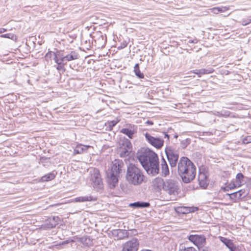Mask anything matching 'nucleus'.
I'll list each match as a JSON object with an SVG mask.
<instances>
[{
	"mask_svg": "<svg viewBox=\"0 0 251 251\" xmlns=\"http://www.w3.org/2000/svg\"><path fill=\"white\" fill-rule=\"evenodd\" d=\"M179 189L176 181L172 179H168L165 181L163 190L170 195L175 196L178 194Z\"/></svg>",
	"mask_w": 251,
	"mask_h": 251,
	"instance_id": "423d86ee",
	"label": "nucleus"
},
{
	"mask_svg": "<svg viewBox=\"0 0 251 251\" xmlns=\"http://www.w3.org/2000/svg\"><path fill=\"white\" fill-rule=\"evenodd\" d=\"M243 25H247L251 23V17L243 19L241 22Z\"/></svg>",
	"mask_w": 251,
	"mask_h": 251,
	"instance_id": "f704fd0d",
	"label": "nucleus"
},
{
	"mask_svg": "<svg viewBox=\"0 0 251 251\" xmlns=\"http://www.w3.org/2000/svg\"><path fill=\"white\" fill-rule=\"evenodd\" d=\"M53 58L55 62L57 64L59 61L58 60L59 59V55H58V53H55V55L53 56Z\"/></svg>",
	"mask_w": 251,
	"mask_h": 251,
	"instance_id": "49530a36",
	"label": "nucleus"
},
{
	"mask_svg": "<svg viewBox=\"0 0 251 251\" xmlns=\"http://www.w3.org/2000/svg\"><path fill=\"white\" fill-rule=\"evenodd\" d=\"M198 180L200 187L203 189H205L209 184L208 177L204 173H200L198 176Z\"/></svg>",
	"mask_w": 251,
	"mask_h": 251,
	"instance_id": "ddd939ff",
	"label": "nucleus"
},
{
	"mask_svg": "<svg viewBox=\"0 0 251 251\" xmlns=\"http://www.w3.org/2000/svg\"><path fill=\"white\" fill-rule=\"evenodd\" d=\"M97 37L94 40L97 44L98 48H103L106 43V36L105 34H102V32H97Z\"/></svg>",
	"mask_w": 251,
	"mask_h": 251,
	"instance_id": "f8f14e48",
	"label": "nucleus"
},
{
	"mask_svg": "<svg viewBox=\"0 0 251 251\" xmlns=\"http://www.w3.org/2000/svg\"><path fill=\"white\" fill-rule=\"evenodd\" d=\"M161 168L162 176L166 177L169 175V167L164 158H162L161 161Z\"/></svg>",
	"mask_w": 251,
	"mask_h": 251,
	"instance_id": "aec40b11",
	"label": "nucleus"
},
{
	"mask_svg": "<svg viewBox=\"0 0 251 251\" xmlns=\"http://www.w3.org/2000/svg\"><path fill=\"white\" fill-rule=\"evenodd\" d=\"M0 31H7V29L4 28H0Z\"/></svg>",
	"mask_w": 251,
	"mask_h": 251,
	"instance_id": "864d4df0",
	"label": "nucleus"
},
{
	"mask_svg": "<svg viewBox=\"0 0 251 251\" xmlns=\"http://www.w3.org/2000/svg\"><path fill=\"white\" fill-rule=\"evenodd\" d=\"M129 206L133 208H146L149 207L150 206V203L148 202L144 201H137L133 203H130Z\"/></svg>",
	"mask_w": 251,
	"mask_h": 251,
	"instance_id": "4be33fe9",
	"label": "nucleus"
},
{
	"mask_svg": "<svg viewBox=\"0 0 251 251\" xmlns=\"http://www.w3.org/2000/svg\"><path fill=\"white\" fill-rule=\"evenodd\" d=\"M138 246L139 243L137 239L132 238L124 244L122 251H137Z\"/></svg>",
	"mask_w": 251,
	"mask_h": 251,
	"instance_id": "1a4fd4ad",
	"label": "nucleus"
},
{
	"mask_svg": "<svg viewBox=\"0 0 251 251\" xmlns=\"http://www.w3.org/2000/svg\"><path fill=\"white\" fill-rule=\"evenodd\" d=\"M91 146H85L82 145L81 144L78 145L76 146L74 150V153L75 154H81L84 152L86 151L89 148H91Z\"/></svg>",
	"mask_w": 251,
	"mask_h": 251,
	"instance_id": "412c9836",
	"label": "nucleus"
},
{
	"mask_svg": "<svg viewBox=\"0 0 251 251\" xmlns=\"http://www.w3.org/2000/svg\"><path fill=\"white\" fill-rule=\"evenodd\" d=\"M243 143L245 144L251 143V136H247L243 140Z\"/></svg>",
	"mask_w": 251,
	"mask_h": 251,
	"instance_id": "58836bf2",
	"label": "nucleus"
},
{
	"mask_svg": "<svg viewBox=\"0 0 251 251\" xmlns=\"http://www.w3.org/2000/svg\"><path fill=\"white\" fill-rule=\"evenodd\" d=\"M175 138H177V135H175Z\"/></svg>",
	"mask_w": 251,
	"mask_h": 251,
	"instance_id": "bf43d9fd",
	"label": "nucleus"
},
{
	"mask_svg": "<svg viewBox=\"0 0 251 251\" xmlns=\"http://www.w3.org/2000/svg\"><path fill=\"white\" fill-rule=\"evenodd\" d=\"M198 209L196 207H182L180 208L181 212L182 213H188L190 212H194Z\"/></svg>",
	"mask_w": 251,
	"mask_h": 251,
	"instance_id": "393cba45",
	"label": "nucleus"
},
{
	"mask_svg": "<svg viewBox=\"0 0 251 251\" xmlns=\"http://www.w3.org/2000/svg\"><path fill=\"white\" fill-rule=\"evenodd\" d=\"M107 182L111 188L115 187L118 182V175L106 172Z\"/></svg>",
	"mask_w": 251,
	"mask_h": 251,
	"instance_id": "9b49d317",
	"label": "nucleus"
},
{
	"mask_svg": "<svg viewBox=\"0 0 251 251\" xmlns=\"http://www.w3.org/2000/svg\"><path fill=\"white\" fill-rule=\"evenodd\" d=\"M137 157L149 175L155 176L159 171L157 155L149 149H142L137 153Z\"/></svg>",
	"mask_w": 251,
	"mask_h": 251,
	"instance_id": "f257e3e1",
	"label": "nucleus"
},
{
	"mask_svg": "<svg viewBox=\"0 0 251 251\" xmlns=\"http://www.w3.org/2000/svg\"><path fill=\"white\" fill-rule=\"evenodd\" d=\"M121 132L126 135L129 138L132 139L135 131L133 130L129 129L127 128H124L121 130Z\"/></svg>",
	"mask_w": 251,
	"mask_h": 251,
	"instance_id": "b1692460",
	"label": "nucleus"
},
{
	"mask_svg": "<svg viewBox=\"0 0 251 251\" xmlns=\"http://www.w3.org/2000/svg\"><path fill=\"white\" fill-rule=\"evenodd\" d=\"M64 65L62 64H57V66L56 67V69L58 71L64 70Z\"/></svg>",
	"mask_w": 251,
	"mask_h": 251,
	"instance_id": "37998d69",
	"label": "nucleus"
},
{
	"mask_svg": "<svg viewBox=\"0 0 251 251\" xmlns=\"http://www.w3.org/2000/svg\"><path fill=\"white\" fill-rule=\"evenodd\" d=\"M58 55H59V61L57 64H62L63 65H66L67 64L64 57V53H61L60 51L58 52Z\"/></svg>",
	"mask_w": 251,
	"mask_h": 251,
	"instance_id": "7c9ffc66",
	"label": "nucleus"
},
{
	"mask_svg": "<svg viewBox=\"0 0 251 251\" xmlns=\"http://www.w3.org/2000/svg\"><path fill=\"white\" fill-rule=\"evenodd\" d=\"M211 10V11L214 14H217L219 13L218 7H214L212 8Z\"/></svg>",
	"mask_w": 251,
	"mask_h": 251,
	"instance_id": "c03bdc74",
	"label": "nucleus"
},
{
	"mask_svg": "<svg viewBox=\"0 0 251 251\" xmlns=\"http://www.w3.org/2000/svg\"><path fill=\"white\" fill-rule=\"evenodd\" d=\"M134 71L136 75L139 78H143L144 75L142 73L139 69V66L138 64H136L134 67Z\"/></svg>",
	"mask_w": 251,
	"mask_h": 251,
	"instance_id": "a878e982",
	"label": "nucleus"
},
{
	"mask_svg": "<svg viewBox=\"0 0 251 251\" xmlns=\"http://www.w3.org/2000/svg\"><path fill=\"white\" fill-rule=\"evenodd\" d=\"M164 137L165 138H167L168 140H169V135L168 134H167L166 133H164Z\"/></svg>",
	"mask_w": 251,
	"mask_h": 251,
	"instance_id": "603ef678",
	"label": "nucleus"
},
{
	"mask_svg": "<svg viewBox=\"0 0 251 251\" xmlns=\"http://www.w3.org/2000/svg\"><path fill=\"white\" fill-rule=\"evenodd\" d=\"M177 172L183 182L188 183L193 181L196 175V167L187 157H181L177 164Z\"/></svg>",
	"mask_w": 251,
	"mask_h": 251,
	"instance_id": "f03ea898",
	"label": "nucleus"
},
{
	"mask_svg": "<svg viewBox=\"0 0 251 251\" xmlns=\"http://www.w3.org/2000/svg\"><path fill=\"white\" fill-rule=\"evenodd\" d=\"M219 9V12H224L229 9L228 7H227L226 6H222V7H218Z\"/></svg>",
	"mask_w": 251,
	"mask_h": 251,
	"instance_id": "79ce46f5",
	"label": "nucleus"
},
{
	"mask_svg": "<svg viewBox=\"0 0 251 251\" xmlns=\"http://www.w3.org/2000/svg\"><path fill=\"white\" fill-rule=\"evenodd\" d=\"M55 53L53 51H49L47 53H46L45 55V59L47 61H49V59H50L51 58H53L55 55Z\"/></svg>",
	"mask_w": 251,
	"mask_h": 251,
	"instance_id": "c9c22d12",
	"label": "nucleus"
},
{
	"mask_svg": "<svg viewBox=\"0 0 251 251\" xmlns=\"http://www.w3.org/2000/svg\"><path fill=\"white\" fill-rule=\"evenodd\" d=\"M55 175L56 174L53 172L49 173L43 176L41 178V180L43 182L51 180L54 178Z\"/></svg>",
	"mask_w": 251,
	"mask_h": 251,
	"instance_id": "5701e85b",
	"label": "nucleus"
},
{
	"mask_svg": "<svg viewBox=\"0 0 251 251\" xmlns=\"http://www.w3.org/2000/svg\"><path fill=\"white\" fill-rule=\"evenodd\" d=\"M194 73L198 75H199V76L200 75V74H199V70H195L194 71Z\"/></svg>",
	"mask_w": 251,
	"mask_h": 251,
	"instance_id": "8fccbe9b",
	"label": "nucleus"
},
{
	"mask_svg": "<svg viewBox=\"0 0 251 251\" xmlns=\"http://www.w3.org/2000/svg\"><path fill=\"white\" fill-rule=\"evenodd\" d=\"M236 187V185L234 183L229 184L227 186L224 188L225 191L228 190V189H232Z\"/></svg>",
	"mask_w": 251,
	"mask_h": 251,
	"instance_id": "ea45409f",
	"label": "nucleus"
},
{
	"mask_svg": "<svg viewBox=\"0 0 251 251\" xmlns=\"http://www.w3.org/2000/svg\"><path fill=\"white\" fill-rule=\"evenodd\" d=\"M117 233H118V234H119V232H121V230H118L117 231Z\"/></svg>",
	"mask_w": 251,
	"mask_h": 251,
	"instance_id": "4d7b16f0",
	"label": "nucleus"
},
{
	"mask_svg": "<svg viewBox=\"0 0 251 251\" xmlns=\"http://www.w3.org/2000/svg\"><path fill=\"white\" fill-rule=\"evenodd\" d=\"M188 239L196 245L199 249L204 247L206 242V239L203 235H191L188 237Z\"/></svg>",
	"mask_w": 251,
	"mask_h": 251,
	"instance_id": "0eeeda50",
	"label": "nucleus"
},
{
	"mask_svg": "<svg viewBox=\"0 0 251 251\" xmlns=\"http://www.w3.org/2000/svg\"><path fill=\"white\" fill-rule=\"evenodd\" d=\"M83 42H84L83 44L85 46L86 49L87 50H89L91 47V44H92L91 40L90 39H89L88 40H84V38H82V42L83 43Z\"/></svg>",
	"mask_w": 251,
	"mask_h": 251,
	"instance_id": "473e14b6",
	"label": "nucleus"
},
{
	"mask_svg": "<svg viewBox=\"0 0 251 251\" xmlns=\"http://www.w3.org/2000/svg\"><path fill=\"white\" fill-rule=\"evenodd\" d=\"M179 251H197L195 248L192 247H185L184 249L179 250Z\"/></svg>",
	"mask_w": 251,
	"mask_h": 251,
	"instance_id": "4c0bfd02",
	"label": "nucleus"
},
{
	"mask_svg": "<svg viewBox=\"0 0 251 251\" xmlns=\"http://www.w3.org/2000/svg\"><path fill=\"white\" fill-rule=\"evenodd\" d=\"M116 36H117V38L119 42H122V40H123V45L124 47H125L127 46V44L129 41V39L128 38H126V39H123V36L121 34L119 35V37H118L117 35H116Z\"/></svg>",
	"mask_w": 251,
	"mask_h": 251,
	"instance_id": "2f4dec72",
	"label": "nucleus"
},
{
	"mask_svg": "<svg viewBox=\"0 0 251 251\" xmlns=\"http://www.w3.org/2000/svg\"><path fill=\"white\" fill-rule=\"evenodd\" d=\"M80 241L83 243H86V244H88L90 242V239L89 237H83L81 238Z\"/></svg>",
	"mask_w": 251,
	"mask_h": 251,
	"instance_id": "a19ab883",
	"label": "nucleus"
},
{
	"mask_svg": "<svg viewBox=\"0 0 251 251\" xmlns=\"http://www.w3.org/2000/svg\"><path fill=\"white\" fill-rule=\"evenodd\" d=\"M97 200V198L91 195L80 196L75 199V202H86L94 201Z\"/></svg>",
	"mask_w": 251,
	"mask_h": 251,
	"instance_id": "6ab92c4d",
	"label": "nucleus"
},
{
	"mask_svg": "<svg viewBox=\"0 0 251 251\" xmlns=\"http://www.w3.org/2000/svg\"><path fill=\"white\" fill-rule=\"evenodd\" d=\"M59 218L57 216H53L49 218L46 221L45 226L48 228H52L58 224Z\"/></svg>",
	"mask_w": 251,
	"mask_h": 251,
	"instance_id": "4468645a",
	"label": "nucleus"
},
{
	"mask_svg": "<svg viewBox=\"0 0 251 251\" xmlns=\"http://www.w3.org/2000/svg\"><path fill=\"white\" fill-rule=\"evenodd\" d=\"M71 242H74L73 240H71ZM70 242V241L69 240H66V241H63L61 243H60L59 245H66L67 244H68Z\"/></svg>",
	"mask_w": 251,
	"mask_h": 251,
	"instance_id": "de8ad7c7",
	"label": "nucleus"
},
{
	"mask_svg": "<svg viewBox=\"0 0 251 251\" xmlns=\"http://www.w3.org/2000/svg\"><path fill=\"white\" fill-rule=\"evenodd\" d=\"M62 53H64V57L66 62L77 59L79 57V54L75 50H71L66 54L65 52H62Z\"/></svg>",
	"mask_w": 251,
	"mask_h": 251,
	"instance_id": "a211bd4d",
	"label": "nucleus"
},
{
	"mask_svg": "<svg viewBox=\"0 0 251 251\" xmlns=\"http://www.w3.org/2000/svg\"><path fill=\"white\" fill-rule=\"evenodd\" d=\"M214 71V69L212 68H208L207 69H199V76H201V75L204 74H208L213 73Z\"/></svg>",
	"mask_w": 251,
	"mask_h": 251,
	"instance_id": "c756f323",
	"label": "nucleus"
},
{
	"mask_svg": "<svg viewBox=\"0 0 251 251\" xmlns=\"http://www.w3.org/2000/svg\"><path fill=\"white\" fill-rule=\"evenodd\" d=\"M0 37L7 38L14 41H16L17 39V37L11 32L1 35Z\"/></svg>",
	"mask_w": 251,
	"mask_h": 251,
	"instance_id": "c85d7f7f",
	"label": "nucleus"
},
{
	"mask_svg": "<svg viewBox=\"0 0 251 251\" xmlns=\"http://www.w3.org/2000/svg\"><path fill=\"white\" fill-rule=\"evenodd\" d=\"M1 33V32H0V33Z\"/></svg>",
	"mask_w": 251,
	"mask_h": 251,
	"instance_id": "052dcab7",
	"label": "nucleus"
},
{
	"mask_svg": "<svg viewBox=\"0 0 251 251\" xmlns=\"http://www.w3.org/2000/svg\"><path fill=\"white\" fill-rule=\"evenodd\" d=\"M90 179L93 187L97 191L103 188V182L100 171L98 169L91 168L89 170Z\"/></svg>",
	"mask_w": 251,
	"mask_h": 251,
	"instance_id": "20e7f679",
	"label": "nucleus"
},
{
	"mask_svg": "<svg viewBox=\"0 0 251 251\" xmlns=\"http://www.w3.org/2000/svg\"><path fill=\"white\" fill-rule=\"evenodd\" d=\"M123 166V163L122 160L116 159L112 162L110 170L107 172L118 175L120 173Z\"/></svg>",
	"mask_w": 251,
	"mask_h": 251,
	"instance_id": "9d476101",
	"label": "nucleus"
},
{
	"mask_svg": "<svg viewBox=\"0 0 251 251\" xmlns=\"http://www.w3.org/2000/svg\"><path fill=\"white\" fill-rule=\"evenodd\" d=\"M165 184V181L161 178L157 177L154 179L152 181V185L157 191L163 190V187Z\"/></svg>",
	"mask_w": 251,
	"mask_h": 251,
	"instance_id": "dca6fc26",
	"label": "nucleus"
},
{
	"mask_svg": "<svg viewBox=\"0 0 251 251\" xmlns=\"http://www.w3.org/2000/svg\"><path fill=\"white\" fill-rule=\"evenodd\" d=\"M27 83L28 84H30V80L29 79H28L27 81Z\"/></svg>",
	"mask_w": 251,
	"mask_h": 251,
	"instance_id": "13d9d810",
	"label": "nucleus"
},
{
	"mask_svg": "<svg viewBox=\"0 0 251 251\" xmlns=\"http://www.w3.org/2000/svg\"><path fill=\"white\" fill-rule=\"evenodd\" d=\"M247 193L245 190H240L236 192L229 194L230 199L234 201L242 199L247 195Z\"/></svg>",
	"mask_w": 251,
	"mask_h": 251,
	"instance_id": "2eb2a0df",
	"label": "nucleus"
},
{
	"mask_svg": "<svg viewBox=\"0 0 251 251\" xmlns=\"http://www.w3.org/2000/svg\"><path fill=\"white\" fill-rule=\"evenodd\" d=\"M145 136L148 142L156 148L160 149L163 146L164 141L160 138H155L148 133H146Z\"/></svg>",
	"mask_w": 251,
	"mask_h": 251,
	"instance_id": "6e6552de",
	"label": "nucleus"
},
{
	"mask_svg": "<svg viewBox=\"0 0 251 251\" xmlns=\"http://www.w3.org/2000/svg\"><path fill=\"white\" fill-rule=\"evenodd\" d=\"M126 178L129 184L138 186L145 181L146 176L142 170L130 163L127 167Z\"/></svg>",
	"mask_w": 251,
	"mask_h": 251,
	"instance_id": "7ed1b4c3",
	"label": "nucleus"
},
{
	"mask_svg": "<svg viewBox=\"0 0 251 251\" xmlns=\"http://www.w3.org/2000/svg\"><path fill=\"white\" fill-rule=\"evenodd\" d=\"M86 28H89L88 30H96V27L94 25H91L89 27L88 26H87Z\"/></svg>",
	"mask_w": 251,
	"mask_h": 251,
	"instance_id": "09e8293b",
	"label": "nucleus"
},
{
	"mask_svg": "<svg viewBox=\"0 0 251 251\" xmlns=\"http://www.w3.org/2000/svg\"><path fill=\"white\" fill-rule=\"evenodd\" d=\"M120 149L121 150L120 152V156L122 157L128 156L131 152L130 150H126V148H123V147H121Z\"/></svg>",
	"mask_w": 251,
	"mask_h": 251,
	"instance_id": "cd10ccee",
	"label": "nucleus"
},
{
	"mask_svg": "<svg viewBox=\"0 0 251 251\" xmlns=\"http://www.w3.org/2000/svg\"><path fill=\"white\" fill-rule=\"evenodd\" d=\"M190 144V141L188 139H186L181 142V145L182 148H185Z\"/></svg>",
	"mask_w": 251,
	"mask_h": 251,
	"instance_id": "e433bc0d",
	"label": "nucleus"
},
{
	"mask_svg": "<svg viewBox=\"0 0 251 251\" xmlns=\"http://www.w3.org/2000/svg\"><path fill=\"white\" fill-rule=\"evenodd\" d=\"M244 177L243 175L241 173L237 174L236 178L237 179V181L238 182V184L240 185V183L243 181V179Z\"/></svg>",
	"mask_w": 251,
	"mask_h": 251,
	"instance_id": "72a5a7b5",
	"label": "nucleus"
},
{
	"mask_svg": "<svg viewBox=\"0 0 251 251\" xmlns=\"http://www.w3.org/2000/svg\"><path fill=\"white\" fill-rule=\"evenodd\" d=\"M70 37H71L72 38V40L70 41V42L71 43V42H73V39H75V38L76 37V36H75V35H72L71 36H70Z\"/></svg>",
	"mask_w": 251,
	"mask_h": 251,
	"instance_id": "3c124183",
	"label": "nucleus"
},
{
	"mask_svg": "<svg viewBox=\"0 0 251 251\" xmlns=\"http://www.w3.org/2000/svg\"><path fill=\"white\" fill-rule=\"evenodd\" d=\"M123 148H126V150L132 151V145L129 140L126 139L123 141L122 146Z\"/></svg>",
	"mask_w": 251,
	"mask_h": 251,
	"instance_id": "bb28decb",
	"label": "nucleus"
},
{
	"mask_svg": "<svg viewBox=\"0 0 251 251\" xmlns=\"http://www.w3.org/2000/svg\"><path fill=\"white\" fill-rule=\"evenodd\" d=\"M200 251H211L210 249L208 247H203L199 249Z\"/></svg>",
	"mask_w": 251,
	"mask_h": 251,
	"instance_id": "a18cd8bd",
	"label": "nucleus"
},
{
	"mask_svg": "<svg viewBox=\"0 0 251 251\" xmlns=\"http://www.w3.org/2000/svg\"><path fill=\"white\" fill-rule=\"evenodd\" d=\"M147 123L148 124H150V125H152L153 124V123L151 121H148Z\"/></svg>",
	"mask_w": 251,
	"mask_h": 251,
	"instance_id": "5fc2aeb1",
	"label": "nucleus"
},
{
	"mask_svg": "<svg viewBox=\"0 0 251 251\" xmlns=\"http://www.w3.org/2000/svg\"><path fill=\"white\" fill-rule=\"evenodd\" d=\"M165 152L171 168H175L179 161L178 151L173 147L169 146L166 148Z\"/></svg>",
	"mask_w": 251,
	"mask_h": 251,
	"instance_id": "39448f33",
	"label": "nucleus"
},
{
	"mask_svg": "<svg viewBox=\"0 0 251 251\" xmlns=\"http://www.w3.org/2000/svg\"><path fill=\"white\" fill-rule=\"evenodd\" d=\"M221 241L229 249L230 251H239L232 241L228 239L221 237Z\"/></svg>",
	"mask_w": 251,
	"mask_h": 251,
	"instance_id": "f3484780",
	"label": "nucleus"
},
{
	"mask_svg": "<svg viewBox=\"0 0 251 251\" xmlns=\"http://www.w3.org/2000/svg\"><path fill=\"white\" fill-rule=\"evenodd\" d=\"M111 123H112V126H114L116 124V123H115L114 121H112Z\"/></svg>",
	"mask_w": 251,
	"mask_h": 251,
	"instance_id": "6e6d98bb",
	"label": "nucleus"
}]
</instances>
